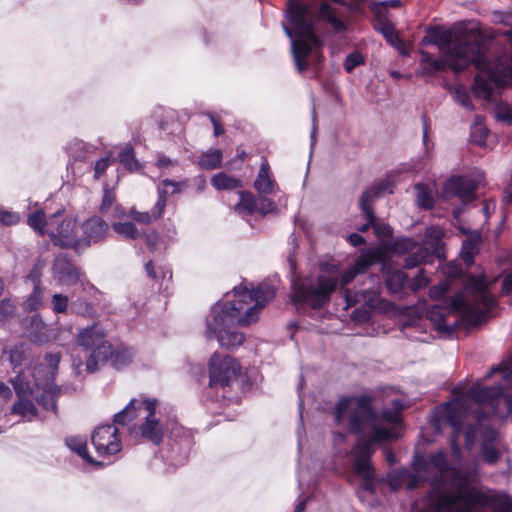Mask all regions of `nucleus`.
I'll list each match as a JSON object with an SVG mask.
<instances>
[{
  "mask_svg": "<svg viewBox=\"0 0 512 512\" xmlns=\"http://www.w3.org/2000/svg\"><path fill=\"white\" fill-rule=\"evenodd\" d=\"M502 290L506 293L512 292V272L505 276L502 283Z\"/></svg>",
  "mask_w": 512,
  "mask_h": 512,
  "instance_id": "774afa93",
  "label": "nucleus"
},
{
  "mask_svg": "<svg viewBox=\"0 0 512 512\" xmlns=\"http://www.w3.org/2000/svg\"><path fill=\"white\" fill-rule=\"evenodd\" d=\"M274 296L275 288L269 283H261L255 290L243 283L235 286L211 308L206 319L207 337L214 336L224 349H237L245 341L238 326L258 321L261 310Z\"/></svg>",
  "mask_w": 512,
  "mask_h": 512,
  "instance_id": "7ed1b4c3",
  "label": "nucleus"
},
{
  "mask_svg": "<svg viewBox=\"0 0 512 512\" xmlns=\"http://www.w3.org/2000/svg\"><path fill=\"white\" fill-rule=\"evenodd\" d=\"M453 468L454 459L452 461L448 460L446 453L439 450L429 455L427 459H416L412 470L406 468L392 469L387 474V481L392 491H398L401 488L411 490L419 487L422 482L433 476L435 481L439 480V484H434L431 495L437 489L450 486L448 470H453Z\"/></svg>",
  "mask_w": 512,
  "mask_h": 512,
  "instance_id": "1a4fd4ad",
  "label": "nucleus"
},
{
  "mask_svg": "<svg viewBox=\"0 0 512 512\" xmlns=\"http://www.w3.org/2000/svg\"><path fill=\"white\" fill-rule=\"evenodd\" d=\"M114 161L115 160L110 155L99 159L94 166V177L96 179L100 178L105 173L107 168L114 163Z\"/></svg>",
  "mask_w": 512,
  "mask_h": 512,
  "instance_id": "864d4df0",
  "label": "nucleus"
},
{
  "mask_svg": "<svg viewBox=\"0 0 512 512\" xmlns=\"http://www.w3.org/2000/svg\"><path fill=\"white\" fill-rule=\"evenodd\" d=\"M500 21L505 25H512V14L501 15ZM504 36V50L493 60L489 58L487 67L478 69L483 74L475 76L472 86L474 97L487 103L494 99L497 89L512 87V30H508ZM494 113L498 121L512 123V103L499 102Z\"/></svg>",
  "mask_w": 512,
  "mask_h": 512,
  "instance_id": "423d86ee",
  "label": "nucleus"
},
{
  "mask_svg": "<svg viewBox=\"0 0 512 512\" xmlns=\"http://www.w3.org/2000/svg\"><path fill=\"white\" fill-rule=\"evenodd\" d=\"M454 100L467 111H474L475 107L471 101L468 90L464 86H457L454 90Z\"/></svg>",
  "mask_w": 512,
  "mask_h": 512,
  "instance_id": "a18cd8bd",
  "label": "nucleus"
},
{
  "mask_svg": "<svg viewBox=\"0 0 512 512\" xmlns=\"http://www.w3.org/2000/svg\"><path fill=\"white\" fill-rule=\"evenodd\" d=\"M388 43L396 48L400 53L405 54V43L401 40L396 31L394 24H386L383 27L378 28Z\"/></svg>",
  "mask_w": 512,
  "mask_h": 512,
  "instance_id": "c9c22d12",
  "label": "nucleus"
},
{
  "mask_svg": "<svg viewBox=\"0 0 512 512\" xmlns=\"http://www.w3.org/2000/svg\"><path fill=\"white\" fill-rule=\"evenodd\" d=\"M176 165V162L166 156H159L156 162V166L161 170L169 169Z\"/></svg>",
  "mask_w": 512,
  "mask_h": 512,
  "instance_id": "338daca9",
  "label": "nucleus"
},
{
  "mask_svg": "<svg viewBox=\"0 0 512 512\" xmlns=\"http://www.w3.org/2000/svg\"><path fill=\"white\" fill-rule=\"evenodd\" d=\"M97 453L101 456H110L121 450V441L115 425H102L97 427L91 437Z\"/></svg>",
  "mask_w": 512,
  "mask_h": 512,
  "instance_id": "f3484780",
  "label": "nucleus"
},
{
  "mask_svg": "<svg viewBox=\"0 0 512 512\" xmlns=\"http://www.w3.org/2000/svg\"><path fill=\"white\" fill-rule=\"evenodd\" d=\"M320 18L326 20L336 31L345 30L344 22L328 4H322L319 10Z\"/></svg>",
  "mask_w": 512,
  "mask_h": 512,
  "instance_id": "58836bf2",
  "label": "nucleus"
},
{
  "mask_svg": "<svg viewBox=\"0 0 512 512\" xmlns=\"http://www.w3.org/2000/svg\"><path fill=\"white\" fill-rule=\"evenodd\" d=\"M429 283L428 278L423 274V271H420L419 274L414 278L411 283V289L416 291L427 286Z\"/></svg>",
  "mask_w": 512,
  "mask_h": 512,
  "instance_id": "0e129e2a",
  "label": "nucleus"
},
{
  "mask_svg": "<svg viewBox=\"0 0 512 512\" xmlns=\"http://www.w3.org/2000/svg\"><path fill=\"white\" fill-rule=\"evenodd\" d=\"M482 180L483 174L481 172L467 176H452L445 182L442 195L446 199L456 196L463 201H470L474 198L475 191Z\"/></svg>",
  "mask_w": 512,
  "mask_h": 512,
  "instance_id": "2eb2a0df",
  "label": "nucleus"
},
{
  "mask_svg": "<svg viewBox=\"0 0 512 512\" xmlns=\"http://www.w3.org/2000/svg\"><path fill=\"white\" fill-rule=\"evenodd\" d=\"M276 187L277 185L270 172L269 163L264 160L254 181V188L260 195H269L274 193Z\"/></svg>",
  "mask_w": 512,
  "mask_h": 512,
  "instance_id": "393cba45",
  "label": "nucleus"
},
{
  "mask_svg": "<svg viewBox=\"0 0 512 512\" xmlns=\"http://www.w3.org/2000/svg\"><path fill=\"white\" fill-rule=\"evenodd\" d=\"M158 400L141 396L130 402L114 415V424L129 426L134 438H144L153 444H160L164 435V425L157 416Z\"/></svg>",
  "mask_w": 512,
  "mask_h": 512,
  "instance_id": "9d476101",
  "label": "nucleus"
},
{
  "mask_svg": "<svg viewBox=\"0 0 512 512\" xmlns=\"http://www.w3.org/2000/svg\"><path fill=\"white\" fill-rule=\"evenodd\" d=\"M166 198L161 197V195L158 194L157 202L155 203L154 207L152 208V214L154 219H158L162 216L165 206H166Z\"/></svg>",
  "mask_w": 512,
  "mask_h": 512,
  "instance_id": "e2e57ef3",
  "label": "nucleus"
},
{
  "mask_svg": "<svg viewBox=\"0 0 512 512\" xmlns=\"http://www.w3.org/2000/svg\"><path fill=\"white\" fill-rule=\"evenodd\" d=\"M417 243L410 238H403L395 243V250L400 253L408 252L416 247Z\"/></svg>",
  "mask_w": 512,
  "mask_h": 512,
  "instance_id": "4d7b16f0",
  "label": "nucleus"
},
{
  "mask_svg": "<svg viewBox=\"0 0 512 512\" xmlns=\"http://www.w3.org/2000/svg\"><path fill=\"white\" fill-rule=\"evenodd\" d=\"M316 16L299 0H290L283 29L291 40L293 59L298 72L317 66L322 59L321 41L315 33Z\"/></svg>",
  "mask_w": 512,
  "mask_h": 512,
  "instance_id": "0eeeda50",
  "label": "nucleus"
},
{
  "mask_svg": "<svg viewBox=\"0 0 512 512\" xmlns=\"http://www.w3.org/2000/svg\"><path fill=\"white\" fill-rule=\"evenodd\" d=\"M345 301L346 308H350L354 305L359 304L361 308H364L365 315L362 317L363 319L367 317V309L376 308L379 305L380 294L378 288H367L358 292H351L350 290H345Z\"/></svg>",
  "mask_w": 512,
  "mask_h": 512,
  "instance_id": "412c9836",
  "label": "nucleus"
},
{
  "mask_svg": "<svg viewBox=\"0 0 512 512\" xmlns=\"http://www.w3.org/2000/svg\"><path fill=\"white\" fill-rule=\"evenodd\" d=\"M16 310L15 303L10 299L0 301V321H5L11 317Z\"/></svg>",
  "mask_w": 512,
  "mask_h": 512,
  "instance_id": "5fc2aeb1",
  "label": "nucleus"
},
{
  "mask_svg": "<svg viewBox=\"0 0 512 512\" xmlns=\"http://www.w3.org/2000/svg\"><path fill=\"white\" fill-rule=\"evenodd\" d=\"M53 279L61 286H72L80 280L78 268L65 255H58L52 265Z\"/></svg>",
  "mask_w": 512,
  "mask_h": 512,
  "instance_id": "aec40b11",
  "label": "nucleus"
},
{
  "mask_svg": "<svg viewBox=\"0 0 512 512\" xmlns=\"http://www.w3.org/2000/svg\"><path fill=\"white\" fill-rule=\"evenodd\" d=\"M507 31L465 23L455 24L447 30L441 27H428L421 43L436 45L440 55L450 64L453 71H462L470 65L483 69L487 67L490 48L504 45V34Z\"/></svg>",
  "mask_w": 512,
  "mask_h": 512,
  "instance_id": "20e7f679",
  "label": "nucleus"
},
{
  "mask_svg": "<svg viewBox=\"0 0 512 512\" xmlns=\"http://www.w3.org/2000/svg\"><path fill=\"white\" fill-rule=\"evenodd\" d=\"M112 228L125 239H137L140 236L135 224L129 221L113 223Z\"/></svg>",
  "mask_w": 512,
  "mask_h": 512,
  "instance_id": "ea45409f",
  "label": "nucleus"
},
{
  "mask_svg": "<svg viewBox=\"0 0 512 512\" xmlns=\"http://www.w3.org/2000/svg\"><path fill=\"white\" fill-rule=\"evenodd\" d=\"M323 273L292 282V300L296 306L320 308L329 302L331 294L341 286L336 265H322Z\"/></svg>",
  "mask_w": 512,
  "mask_h": 512,
  "instance_id": "f8f14e48",
  "label": "nucleus"
},
{
  "mask_svg": "<svg viewBox=\"0 0 512 512\" xmlns=\"http://www.w3.org/2000/svg\"><path fill=\"white\" fill-rule=\"evenodd\" d=\"M198 163L201 168L207 170L219 168L222 163V151L210 149L200 156Z\"/></svg>",
  "mask_w": 512,
  "mask_h": 512,
  "instance_id": "72a5a7b5",
  "label": "nucleus"
},
{
  "mask_svg": "<svg viewBox=\"0 0 512 512\" xmlns=\"http://www.w3.org/2000/svg\"><path fill=\"white\" fill-rule=\"evenodd\" d=\"M212 186L220 191V190H233L239 187H242L241 180L232 177L224 172H220L214 175L211 178Z\"/></svg>",
  "mask_w": 512,
  "mask_h": 512,
  "instance_id": "7c9ffc66",
  "label": "nucleus"
},
{
  "mask_svg": "<svg viewBox=\"0 0 512 512\" xmlns=\"http://www.w3.org/2000/svg\"><path fill=\"white\" fill-rule=\"evenodd\" d=\"M378 260V254L375 251L362 253L356 260L355 267H351L340 275L341 286H345L351 282L355 276L373 265Z\"/></svg>",
  "mask_w": 512,
  "mask_h": 512,
  "instance_id": "b1692460",
  "label": "nucleus"
},
{
  "mask_svg": "<svg viewBox=\"0 0 512 512\" xmlns=\"http://www.w3.org/2000/svg\"><path fill=\"white\" fill-rule=\"evenodd\" d=\"M416 202L422 209H431L435 203V189L429 185L416 184Z\"/></svg>",
  "mask_w": 512,
  "mask_h": 512,
  "instance_id": "c85d7f7f",
  "label": "nucleus"
},
{
  "mask_svg": "<svg viewBox=\"0 0 512 512\" xmlns=\"http://www.w3.org/2000/svg\"><path fill=\"white\" fill-rule=\"evenodd\" d=\"M485 275L468 277L462 292L451 298L446 306L436 304L427 311V318L440 332L450 333L461 317L467 324L480 323L488 313L492 312L496 300L491 294V285Z\"/></svg>",
  "mask_w": 512,
  "mask_h": 512,
  "instance_id": "39448f33",
  "label": "nucleus"
},
{
  "mask_svg": "<svg viewBox=\"0 0 512 512\" xmlns=\"http://www.w3.org/2000/svg\"><path fill=\"white\" fill-rule=\"evenodd\" d=\"M431 253L426 248H418L417 251L413 254H409L405 258V267L408 269H412L419 264L426 263L431 258Z\"/></svg>",
  "mask_w": 512,
  "mask_h": 512,
  "instance_id": "a19ab883",
  "label": "nucleus"
},
{
  "mask_svg": "<svg viewBox=\"0 0 512 512\" xmlns=\"http://www.w3.org/2000/svg\"><path fill=\"white\" fill-rule=\"evenodd\" d=\"M363 61V56L359 52L354 51L346 57L344 68L348 73H351L354 68L361 65Z\"/></svg>",
  "mask_w": 512,
  "mask_h": 512,
  "instance_id": "603ef678",
  "label": "nucleus"
},
{
  "mask_svg": "<svg viewBox=\"0 0 512 512\" xmlns=\"http://www.w3.org/2000/svg\"><path fill=\"white\" fill-rule=\"evenodd\" d=\"M443 235L444 232L442 228L438 226H432L427 228L425 233V244L430 246L432 250L431 255L435 254L439 256Z\"/></svg>",
  "mask_w": 512,
  "mask_h": 512,
  "instance_id": "2f4dec72",
  "label": "nucleus"
},
{
  "mask_svg": "<svg viewBox=\"0 0 512 512\" xmlns=\"http://www.w3.org/2000/svg\"><path fill=\"white\" fill-rule=\"evenodd\" d=\"M45 362L49 367L44 379H38L34 374V382L26 380L21 373L11 380L17 401L11 408V414L20 417L24 422H31L37 417L35 401L45 410L56 411V397L60 388L54 385V377L60 362L59 354H47Z\"/></svg>",
  "mask_w": 512,
  "mask_h": 512,
  "instance_id": "6e6552de",
  "label": "nucleus"
},
{
  "mask_svg": "<svg viewBox=\"0 0 512 512\" xmlns=\"http://www.w3.org/2000/svg\"><path fill=\"white\" fill-rule=\"evenodd\" d=\"M407 282L406 274L401 270H394L386 277V286L391 293L400 292Z\"/></svg>",
  "mask_w": 512,
  "mask_h": 512,
  "instance_id": "4c0bfd02",
  "label": "nucleus"
},
{
  "mask_svg": "<svg viewBox=\"0 0 512 512\" xmlns=\"http://www.w3.org/2000/svg\"><path fill=\"white\" fill-rule=\"evenodd\" d=\"M189 182L187 180L182 181H174L170 179H164L160 185L157 187V192L161 197L172 196L174 194L180 193L183 190L188 189Z\"/></svg>",
  "mask_w": 512,
  "mask_h": 512,
  "instance_id": "c756f323",
  "label": "nucleus"
},
{
  "mask_svg": "<svg viewBox=\"0 0 512 512\" xmlns=\"http://www.w3.org/2000/svg\"><path fill=\"white\" fill-rule=\"evenodd\" d=\"M79 225L81 242H85L82 245V252L92 244L104 240L109 230L108 224L99 216H92Z\"/></svg>",
  "mask_w": 512,
  "mask_h": 512,
  "instance_id": "6ab92c4d",
  "label": "nucleus"
},
{
  "mask_svg": "<svg viewBox=\"0 0 512 512\" xmlns=\"http://www.w3.org/2000/svg\"><path fill=\"white\" fill-rule=\"evenodd\" d=\"M27 223L38 235L47 234L55 246L82 253L85 242H81L80 225L63 211L46 217L42 210H37L28 216Z\"/></svg>",
  "mask_w": 512,
  "mask_h": 512,
  "instance_id": "9b49d317",
  "label": "nucleus"
},
{
  "mask_svg": "<svg viewBox=\"0 0 512 512\" xmlns=\"http://www.w3.org/2000/svg\"><path fill=\"white\" fill-rule=\"evenodd\" d=\"M241 373L238 361L229 356L215 352L209 360V375L211 385H229Z\"/></svg>",
  "mask_w": 512,
  "mask_h": 512,
  "instance_id": "4468645a",
  "label": "nucleus"
},
{
  "mask_svg": "<svg viewBox=\"0 0 512 512\" xmlns=\"http://www.w3.org/2000/svg\"><path fill=\"white\" fill-rule=\"evenodd\" d=\"M12 396V390L4 382L0 381V405L6 403Z\"/></svg>",
  "mask_w": 512,
  "mask_h": 512,
  "instance_id": "69168bd1",
  "label": "nucleus"
},
{
  "mask_svg": "<svg viewBox=\"0 0 512 512\" xmlns=\"http://www.w3.org/2000/svg\"><path fill=\"white\" fill-rule=\"evenodd\" d=\"M197 122L201 124L210 123L213 126L215 137H218L224 133V128L218 117L212 113L197 114Z\"/></svg>",
  "mask_w": 512,
  "mask_h": 512,
  "instance_id": "de8ad7c7",
  "label": "nucleus"
},
{
  "mask_svg": "<svg viewBox=\"0 0 512 512\" xmlns=\"http://www.w3.org/2000/svg\"><path fill=\"white\" fill-rule=\"evenodd\" d=\"M448 290V283L446 281L440 282L437 285L431 287L429 294L431 298H440L442 297Z\"/></svg>",
  "mask_w": 512,
  "mask_h": 512,
  "instance_id": "680f3d73",
  "label": "nucleus"
},
{
  "mask_svg": "<svg viewBox=\"0 0 512 512\" xmlns=\"http://www.w3.org/2000/svg\"><path fill=\"white\" fill-rule=\"evenodd\" d=\"M504 387L497 384L484 387L477 382L466 394L437 408L438 425L448 424L453 429L451 451L454 456V468L448 470L450 486L441 488L433 497V512H510L511 498L502 492H483L473 486L477 479L476 469H459L460 446L457 443L460 434L465 437L466 445H474L478 425L471 424L472 417L476 422L490 416L507 417L512 413V397H503Z\"/></svg>",
  "mask_w": 512,
  "mask_h": 512,
  "instance_id": "f257e3e1",
  "label": "nucleus"
},
{
  "mask_svg": "<svg viewBox=\"0 0 512 512\" xmlns=\"http://www.w3.org/2000/svg\"><path fill=\"white\" fill-rule=\"evenodd\" d=\"M130 216L141 224H149L154 219L153 214L149 212H138L136 210L130 211Z\"/></svg>",
  "mask_w": 512,
  "mask_h": 512,
  "instance_id": "052dcab7",
  "label": "nucleus"
},
{
  "mask_svg": "<svg viewBox=\"0 0 512 512\" xmlns=\"http://www.w3.org/2000/svg\"><path fill=\"white\" fill-rule=\"evenodd\" d=\"M145 241H146V244L149 247V249L152 251H157L162 248V241L160 240L159 236L155 232L146 234Z\"/></svg>",
  "mask_w": 512,
  "mask_h": 512,
  "instance_id": "13d9d810",
  "label": "nucleus"
},
{
  "mask_svg": "<svg viewBox=\"0 0 512 512\" xmlns=\"http://www.w3.org/2000/svg\"><path fill=\"white\" fill-rule=\"evenodd\" d=\"M371 10L376 18V29L383 27L386 24H392L387 6L378 2L371 6Z\"/></svg>",
  "mask_w": 512,
  "mask_h": 512,
  "instance_id": "79ce46f5",
  "label": "nucleus"
},
{
  "mask_svg": "<svg viewBox=\"0 0 512 512\" xmlns=\"http://www.w3.org/2000/svg\"><path fill=\"white\" fill-rule=\"evenodd\" d=\"M389 193H392V189L390 188L389 182H382L375 187H372L371 189L365 191L360 199V208L365 216V219L367 222L361 226L359 229L362 232H365L369 229V227L374 222V215L371 208V202L374 198L381 195L383 192L387 191Z\"/></svg>",
  "mask_w": 512,
  "mask_h": 512,
  "instance_id": "4be33fe9",
  "label": "nucleus"
},
{
  "mask_svg": "<svg viewBox=\"0 0 512 512\" xmlns=\"http://www.w3.org/2000/svg\"><path fill=\"white\" fill-rule=\"evenodd\" d=\"M69 306V298L66 295L56 293L52 296L51 307L55 313H66Z\"/></svg>",
  "mask_w": 512,
  "mask_h": 512,
  "instance_id": "8fccbe9b",
  "label": "nucleus"
},
{
  "mask_svg": "<svg viewBox=\"0 0 512 512\" xmlns=\"http://www.w3.org/2000/svg\"><path fill=\"white\" fill-rule=\"evenodd\" d=\"M476 238L469 237L463 241L461 249V257L467 266L473 263V258L476 253Z\"/></svg>",
  "mask_w": 512,
  "mask_h": 512,
  "instance_id": "c03bdc74",
  "label": "nucleus"
},
{
  "mask_svg": "<svg viewBox=\"0 0 512 512\" xmlns=\"http://www.w3.org/2000/svg\"><path fill=\"white\" fill-rule=\"evenodd\" d=\"M76 342L90 354L86 360L85 370L95 372L106 363L112 353V344L106 339V333L99 323H94L78 331Z\"/></svg>",
  "mask_w": 512,
  "mask_h": 512,
  "instance_id": "ddd939ff",
  "label": "nucleus"
},
{
  "mask_svg": "<svg viewBox=\"0 0 512 512\" xmlns=\"http://www.w3.org/2000/svg\"><path fill=\"white\" fill-rule=\"evenodd\" d=\"M28 280L33 283V290L23 302V308L26 311H35L42 306L45 291V289L40 285V270L38 268H34L29 274Z\"/></svg>",
  "mask_w": 512,
  "mask_h": 512,
  "instance_id": "5701e85b",
  "label": "nucleus"
},
{
  "mask_svg": "<svg viewBox=\"0 0 512 512\" xmlns=\"http://www.w3.org/2000/svg\"><path fill=\"white\" fill-rule=\"evenodd\" d=\"M443 273L447 277L457 278L461 275L462 268L459 264L450 262L443 268Z\"/></svg>",
  "mask_w": 512,
  "mask_h": 512,
  "instance_id": "bf43d9fd",
  "label": "nucleus"
},
{
  "mask_svg": "<svg viewBox=\"0 0 512 512\" xmlns=\"http://www.w3.org/2000/svg\"><path fill=\"white\" fill-rule=\"evenodd\" d=\"M147 275L154 281L159 282V290H167L172 279V272L167 267L155 265L152 261L145 264Z\"/></svg>",
  "mask_w": 512,
  "mask_h": 512,
  "instance_id": "bb28decb",
  "label": "nucleus"
},
{
  "mask_svg": "<svg viewBox=\"0 0 512 512\" xmlns=\"http://www.w3.org/2000/svg\"><path fill=\"white\" fill-rule=\"evenodd\" d=\"M28 350L25 345L21 344L18 346H15L14 348L10 349L9 351H5L3 357L7 358L13 367V370L17 373L16 376L20 375L22 372L26 375V380H30V376H32L33 380L31 382H34V374L38 377V379H44L42 377V374H46L49 367L44 368L42 365L39 367H36L33 371H31L29 368L27 370H24L23 367H25L28 364ZM46 366H48L46 364Z\"/></svg>",
  "mask_w": 512,
  "mask_h": 512,
  "instance_id": "a211bd4d",
  "label": "nucleus"
},
{
  "mask_svg": "<svg viewBox=\"0 0 512 512\" xmlns=\"http://www.w3.org/2000/svg\"><path fill=\"white\" fill-rule=\"evenodd\" d=\"M65 444L71 451L77 453L87 462L92 464L97 463L87 454L86 440L82 436H68L65 439Z\"/></svg>",
  "mask_w": 512,
  "mask_h": 512,
  "instance_id": "473e14b6",
  "label": "nucleus"
},
{
  "mask_svg": "<svg viewBox=\"0 0 512 512\" xmlns=\"http://www.w3.org/2000/svg\"><path fill=\"white\" fill-rule=\"evenodd\" d=\"M120 163L129 171H136L140 168L138 160L135 158L134 150L131 145L121 147L118 154Z\"/></svg>",
  "mask_w": 512,
  "mask_h": 512,
  "instance_id": "e433bc0d",
  "label": "nucleus"
},
{
  "mask_svg": "<svg viewBox=\"0 0 512 512\" xmlns=\"http://www.w3.org/2000/svg\"><path fill=\"white\" fill-rule=\"evenodd\" d=\"M500 373L503 380L512 388V361H506L490 370L486 378H491L493 375Z\"/></svg>",
  "mask_w": 512,
  "mask_h": 512,
  "instance_id": "49530a36",
  "label": "nucleus"
},
{
  "mask_svg": "<svg viewBox=\"0 0 512 512\" xmlns=\"http://www.w3.org/2000/svg\"><path fill=\"white\" fill-rule=\"evenodd\" d=\"M395 409L377 413L367 396L342 397L334 407L335 422L350 432L360 435L350 452L346 453L351 472L360 478L361 489L374 493L375 473L371 463L374 445H381L398 437L396 426L400 422L402 404L394 401Z\"/></svg>",
  "mask_w": 512,
  "mask_h": 512,
  "instance_id": "f03ea898",
  "label": "nucleus"
},
{
  "mask_svg": "<svg viewBox=\"0 0 512 512\" xmlns=\"http://www.w3.org/2000/svg\"><path fill=\"white\" fill-rule=\"evenodd\" d=\"M482 455L486 463L495 464L500 458V451L491 443L485 442L482 445Z\"/></svg>",
  "mask_w": 512,
  "mask_h": 512,
  "instance_id": "09e8293b",
  "label": "nucleus"
},
{
  "mask_svg": "<svg viewBox=\"0 0 512 512\" xmlns=\"http://www.w3.org/2000/svg\"><path fill=\"white\" fill-rule=\"evenodd\" d=\"M421 59L419 63V71L423 75L433 76L436 73L450 68V64L444 59H436L431 54L425 51H420Z\"/></svg>",
  "mask_w": 512,
  "mask_h": 512,
  "instance_id": "a878e982",
  "label": "nucleus"
},
{
  "mask_svg": "<svg viewBox=\"0 0 512 512\" xmlns=\"http://www.w3.org/2000/svg\"><path fill=\"white\" fill-rule=\"evenodd\" d=\"M276 209L277 206L275 202L265 196L256 198L255 195L249 191L239 192V201L234 206V211L242 217L251 216L254 213L265 216L276 211Z\"/></svg>",
  "mask_w": 512,
  "mask_h": 512,
  "instance_id": "dca6fc26",
  "label": "nucleus"
},
{
  "mask_svg": "<svg viewBox=\"0 0 512 512\" xmlns=\"http://www.w3.org/2000/svg\"><path fill=\"white\" fill-rule=\"evenodd\" d=\"M20 216L16 212L0 209V224L10 226L19 222Z\"/></svg>",
  "mask_w": 512,
  "mask_h": 512,
  "instance_id": "6e6d98bb",
  "label": "nucleus"
},
{
  "mask_svg": "<svg viewBox=\"0 0 512 512\" xmlns=\"http://www.w3.org/2000/svg\"><path fill=\"white\" fill-rule=\"evenodd\" d=\"M160 129L167 132L170 135H173V137L179 140L182 139V134L184 132L183 126L179 121H173L171 125H169L168 122H161Z\"/></svg>",
  "mask_w": 512,
  "mask_h": 512,
  "instance_id": "3c124183",
  "label": "nucleus"
},
{
  "mask_svg": "<svg viewBox=\"0 0 512 512\" xmlns=\"http://www.w3.org/2000/svg\"><path fill=\"white\" fill-rule=\"evenodd\" d=\"M134 358V351L129 347H117L112 346V353L109 355L106 362H110L111 365L116 369H121L132 362Z\"/></svg>",
  "mask_w": 512,
  "mask_h": 512,
  "instance_id": "cd10ccee",
  "label": "nucleus"
},
{
  "mask_svg": "<svg viewBox=\"0 0 512 512\" xmlns=\"http://www.w3.org/2000/svg\"><path fill=\"white\" fill-rule=\"evenodd\" d=\"M71 310L75 314L81 315V316H84L87 318L96 317V310L93 307V305L83 299H77L76 301H74L71 304Z\"/></svg>",
  "mask_w": 512,
  "mask_h": 512,
  "instance_id": "37998d69",
  "label": "nucleus"
},
{
  "mask_svg": "<svg viewBox=\"0 0 512 512\" xmlns=\"http://www.w3.org/2000/svg\"><path fill=\"white\" fill-rule=\"evenodd\" d=\"M485 118L481 115L474 117L473 124L471 126V139L477 145H484L486 137L488 135V129L484 124Z\"/></svg>",
  "mask_w": 512,
  "mask_h": 512,
  "instance_id": "f704fd0d",
  "label": "nucleus"
}]
</instances>
